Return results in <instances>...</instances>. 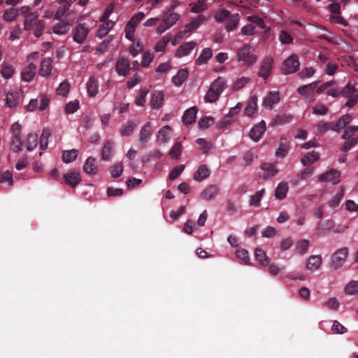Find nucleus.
Here are the masks:
<instances>
[{"label": "nucleus", "mask_w": 358, "mask_h": 358, "mask_svg": "<svg viewBox=\"0 0 358 358\" xmlns=\"http://www.w3.org/2000/svg\"><path fill=\"white\" fill-rule=\"evenodd\" d=\"M341 173L335 169H331L319 176L320 182H329L332 184H336L340 181Z\"/></svg>", "instance_id": "1a4fd4ad"}, {"label": "nucleus", "mask_w": 358, "mask_h": 358, "mask_svg": "<svg viewBox=\"0 0 358 358\" xmlns=\"http://www.w3.org/2000/svg\"><path fill=\"white\" fill-rule=\"evenodd\" d=\"M38 145V135L29 133L27 135L25 146L28 151H32Z\"/></svg>", "instance_id": "72a5a7b5"}, {"label": "nucleus", "mask_w": 358, "mask_h": 358, "mask_svg": "<svg viewBox=\"0 0 358 358\" xmlns=\"http://www.w3.org/2000/svg\"><path fill=\"white\" fill-rule=\"evenodd\" d=\"M1 76L6 78L9 79L13 74V67L8 64H4L1 71Z\"/></svg>", "instance_id": "338daca9"}, {"label": "nucleus", "mask_w": 358, "mask_h": 358, "mask_svg": "<svg viewBox=\"0 0 358 358\" xmlns=\"http://www.w3.org/2000/svg\"><path fill=\"white\" fill-rule=\"evenodd\" d=\"M90 32L89 27L85 23L78 24L72 31L73 40L78 44H83Z\"/></svg>", "instance_id": "0eeeda50"}, {"label": "nucleus", "mask_w": 358, "mask_h": 358, "mask_svg": "<svg viewBox=\"0 0 358 358\" xmlns=\"http://www.w3.org/2000/svg\"><path fill=\"white\" fill-rule=\"evenodd\" d=\"M299 67V61L298 56L292 55L284 61L282 71L285 74H290L296 72Z\"/></svg>", "instance_id": "6e6552de"}, {"label": "nucleus", "mask_w": 358, "mask_h": 358, "mask_svg": "<svg viewBox=\"0 0 358 358\" xmlns=\"http://www.w3.org/2000/svg\"><path fill=\"white\" fill-rule=\"evenodd\" d=\"M180 15L176 12L163 11L162 22L155 29V32L161 35L171 28L179 20Z\"/></svg>", "instance_id": "7ed1b4c3"}, {"label": "nucleus", "mask_w": 358, "mask_h": 358, "mask_svg": "<svg viewBox=\"0 0 358 358\" xmlns=\"http://www.w3.org/2000/svg\"><path fill=\"white\" fill-rule=\"evenodd\" d=\"M247 20L250 22V24H253L257 27H259L262 29H264L266 28V26L264 24V22L262 19L254 16V15H250L247 17Z\"/></svg>", "instance_id": "69168bd1"}, {"label": "nucleus", "mask_w": 358, "mask_h": 358, "mask_svg": "<svg viewBox=\"0 0 358 358\" xmlns=\"http://www.w3.org/2000/svg\"><path fill=\"white\" fill-rule=\"evenodd\" d=\"M357 91L358 90H356L355 87L350 83L343 89L341 94L343 96L348 98L357 93Z\"/></svg>", "instance_id": "e2e57ef3"}, {"label": "nucleus", "mask_w": 358, "mask_h": 358, "mask_svg": "<svg viewBox=\"0 0 358 358\" xmlns=\"http://www.w3.org/2000/svg\"><path fill=\"white\" fill-rule=\"evenodd\" d=\"M344 195V188L343 187H341L338 192H337L332 199L329 201V206L331 208L337 207Z\"/></svg>", "instance_id": "49530a36"}, {"label": "nucleus", "mask_w": 358, "mask_h": 358, "mask_svg": "<svg viewBox=\"0 0 358 358\" xmlns=\"http://www.w3.org/2000/svg\"><path fill=\"white\" fill-rule=\"evenodd\" d=\"M70 85L67 80L62 81L57 88V94L64 96L69 92Z\"/></svg>", "instance_id": "680f3d73"}, {"label": "nucleus", "mask_w": 358, "mask_h": 358, "mask_svg": "<svg viewBox=\"0 0 358 358\" xmlns=\"http://www.w3.org/2000/svg\"><path fill=\"white\" fill-rule=\"evenodd\" d=\"M252 47L250 45H244L237 52V60L244 66H250L255 64L257 57L251 51Z\"/></svg>", "instance_id": "20e7f679"}, {"label": "nucleus", "mask_w": 358, "mask_h": 358, "mask_svg": "<svg viewBox=\"0 0 358 358\" xmlns=\"http://www.w3.org/2000/svg\"><path fill=\"white\" fill-rule=\"evenodd\" d=\"M250 78L245 76L238 78L232 85L231 88L233 90H238L243 87L248 82Z\"/></svg>", "instance_id": "0e129e2a"}, {"label": "nucleus", "mask_w": 358, "mask_h": 358, "mask_svg": "<svg viewBox=\"0 0 358 358\" xmlns=\"http://www.w3.org/2000/svg\"><path fill=\"white\" fill-rule=\"evenodd\" d=\"M114 146L115 144L111 141H108L105 143L101 152L103 160L108 161L113 156Z\"/></svg>", "instance_id": "2f4dec72"}, {"label": "nucleus", "mask_w": 358, "mask_h": 358, "mask_svg": "<svg viewBox=\"0 0 358 358\" xmlns=\"http://www.w3.org/2000/svg\"><path fill=\"white\" fill-rule=\"evenodd\" d=\"M279 41L282 44L288 45L292 43L293 38L287 31L282 30L279 34Z\"/></svg>", "instance_id": "774afa93"}, {"label": "nucleus", "mask_w": 358, "mask_h": 358, "mask_svg": "<svg viewBox=\"0 0 358 358\" xmlns=\"http://www.w3.org/2000/svg\"><path fill=\"white\" fill-rule=\"evenodd\" d=\"M131 41L133 43L129 46V52L133 57H136L143 51V44L140 40L134 39V41Z\"/></svg>", "instance_id": "a18cd8bd"}, {"label": "nucleus", "mask_w": 358, "mask_h": 358, "mask_svg": "<svg viewBox=\"0 0 358 358\" xmlns=\"http://www.w3.org/2000/svg\"><path fill=\"white\" fill-rule=\"evenodd\" d=\"M123 172V166L122 163H115L113 164L110 168V173L113 178L120 177Z\"/></svg>", "instance_id": "6e6d98bb"}, {"label": "nucleus", "mask_w": 358, "mask_h": 358, "mask_svg": "<svg viewBox=\"0 0 358 358\" xmlns=\"http://www.w3.org/2000/svg\"><path fill=\"white\" fill-rule=\"evenodd\" d=\"M346 295L352 296L358 293V280L350 281L344 288Z\"/></svg>", "instance_id": "c03bdc74"}, {"label": "nucleus", "mask_w": 358, "mask_h": 358, "mask_svg": "<svg viewBox=\"0 0 358 358\" xmlns=\"http://www.w3.org/2000/svg\"><path fill=\"white\" fill-rule=\"evenodd\" d=\"M164 94L162 91L155 92L150 100V104L153 108H159L164 102Z\"/></svg>", "instance_id": "473e14b6"}, {"label": "nucleus", "mask_w": 358, "mask_h": 358, "mask_svg": "<svg viewBox=\"0 0 358 358\" xmlns=\"http://www.w3.org/2000/svg\"><path fill=\"white\" fill-rule=\"evenodd\" d=\"M22 142L20 136H12L10 148L15 152L22 150Z\"/></svg>", "instance_id": "de8ad7c7"}, {"label": "nucleus", "mask_w": 358, "mask_h": 358, "mask_svg": "<svg viewBox=\"0 0 358 358\" xmlns=\"http://www.w3.org/2000/svg\"><path fill=\"white\" fill-rule=\"evenodd\" d=\"M320 155L318 152L312 151L304 155V157L301 159V163L304 166L310 165L317 161Z\"/></svg>", "instance_id": "79ce46f5"}, {"label": "nucleus", "mask_w": 358, "mask_h": 358, "mask_svg": "<svg viewBox=\"0 0 358 358\" xmlns=\"http://www.w3.org/2000/svg\"><path fill=\"white\" fill-rule=\"evenodd\" d=\"M310 242L307 239H301L299 240L294 246L295 252L300 255H304L308 250Z\"/></svg>", "instance_id": "393cba45"}, {"label": "nucleus", "mask_w": 358, "mask_h": 358, "mask_svg": "<svg viewBox=\"0 0 358 358\" xmlns=\"http://www.w3.org/2000/svg\"><path fill=\"white\" fill-rule=\"evenodd\" d=\"M50 136V131L48 129H44L40 137V148L42 150H45L48 145V138Z\"/></svg>", "instance_id": "603ef678"}, {"label": "nucleus", "mask_w": 358, "mask_h": 358, "mask_svg": "<svg viewBox=\"0 0 358 358\" xmlns=\"http://www.w3.org/2000/svg\"><path fill=\"white\" fill-rule=\"evenodd\" d=\"M236 257L244 264H250L248 252L243 248H239L236 252Z\"/></svg>", "instance_id": "864d4df0"}, {"label": "nucleus", "mask_w": 358, "mask_h": 358, "mask_svg": "<svg viewBox=\"0 0 358 358\" xmlns=\"http://www.w3.org/2000/svg\"><path fill=\"white\" fill-rule=\"evenodd\" d=\"M102 22L103 24L99 28L96 34V36L99 38L105 36L114 25V22L111 20H106Z\"/></svg>", "instance_id": "ea45409f"}, {"label": "nucleus", "mask_w": 358, "mask_h": 358, "mask_svg": "<svg viewBox=\"0 0 358 358\" xmlns=\"http://www.w3.org/2000/svg\"><path fill=\"white\" fill-rule=\"evenodd\" d=\"M71 24L65 20L59 21L53 27V33L57 35H64L68 33Z\"/></svg>", "instance_id": "c756f323"}, {"label": "nucleus", "mask_w": 358, "mask_h": 358, "mask_svg": "<svg viewBox=\"0 0 358 358\" xmlns=\"http://www.w3.org/2000/svg\"><path fill=\"white\" fill-rule=\"evenodd\" d=\"M52 70V59L50 57L44 58L40 66L39 74L43 77H48Z\"/></svg>", "instance_id": "aec40b11"}, {"label": "nucleus", "mask_w": 358, "mask_h": 358, "mask_svg": "<svg viewBox=\"0 0 358 358\" xmlns=\"http://www.w3.org/2000/svg\"><path fill=\"white\" fill-rule=\"evenodd\" d=\"M230 12L226 9L222 8L218 10L215 14L216 21L222 22L227 20L230 16Z\"/></svg>", "instance_id": "052dcab7"}, {"label": "nucleus", "mask_w": 358, "mask_h": 358, "mask_svg": "<svg viewBox=\"0 0 358 358\" xmlns=\"http://www.w3.org/2000/svg\"><path fill=\"white\" fill-rule=\"evenodd\" d=\"M227 20L228 22L227 24L226 29L227 31H231L236 27L239 22L240 17L239 15L236 13L230 15Z\"/></svg>", "instance_id": "09e8293b"}, {"label": "nucleus", "mask_w": 358, "mask_h": 358, "mask_svg": "<svg viewBox=\"0 0 358 358\" xmlns=\"http://www.w3.org/2000/svg\"><path fill=\"white\" fill-rule=\"evenodd\" d=\"M204 19L205 17L203 15H199L196 18L186 24L184 29L185 32L187 34L196 29Z\"/></svg>", "instance_id": "37998d69"}, {"label": "nucleus", "mask_w": 358, "mask_h": 358, "mask_svg": "<svg viewBox=\"0 0 358 358\" xmlns=\"http://www.w3.org/2000/svg\"><path fill=\"white\" fill-rule=\"evenodd\" d=\"M272 63L273 60L270 58H267L264 61L259 72L260 77L266 79L269 76L272 69Z\"/></svg>", "instance_id": "7c9ffc66"}, {"label": "nucleus", "mask_w": 358, "mask_h": 358, "mask_svg": "<svg viewBox=\"0 0 358 358\" xmlns=\"http://www.w3.org/2000/svg\"><path fill=\"white\" fill-rule=\"evenodd\" d=\"M129 61L124 57H121L116 62L115 69L120 76H125L129 73Z\"/></svg>", "instance_id": "dca6fc26"}, {"label": "nucleus", "mask_w": 358, "mask_h": 358, "mask_svg": "<svg viewBox=\"0 0 358 358\" xmlns=\"http://www.w3.org/2000/svg\"><path fill=\"white\" fill-rule=\"evenodd\" d=\"M36 69L35 64H27V66L22 71V79L26 82L31 81L36 74Z\"/></svg>", "instance_id": "4be33fe9"}, {"label": "nucleus", "mask_w": 358, "mask_h": 358, "mask_svg": "<svg viewBox=\"0 0 358 358\" xmlns=\"http://www.w3.org/2000/svg\"><path fill=\"white\" fill-rule=\"evenodd\" d=\"M182 152V145L180 142H176L174 143L173 147L171 148L169 155L171 157V158L178 159L181 155Z\"/></svg>", "instance_id": "4d7b16f0"}, {"label": "nucleus", "mask_w": 358, "mask_h": 358, "mask_svg": "<svg viewBox=\"0 0 358 358\" xmlns=\"http://www.w3.org/2000/svg\"><path fill=\"white\" fill-rule=\"evenodd\" d=\"M135 127V123L131 120H129L121 127L120 133L122 136H129L133 134Z\"/></svg>", "instance_id": "c9c22d12"}, {"label": "nucleus", "mask_w": 358, "mask_h": 358, "mask_svg": "<svg viewBox=\"0 0 358 358\" xmlns=\"http://www.w3.org/2000/svg\"><path fill=\"white\" fill-rule=\"evenodd\" d=\"M189 76V72L187 69H180L172 78V83L176 86H181L183 83L187 80Z\"/></svg>", "instance_id": "412c9836"}, {"label": "nucleus", "mask_w": 358, "mask_h": 358, "mask_svg": "<svg viewBox=\"0 0 358 358\" xmlns=\"http://www.w3.org/2000/svg\"><path fill=\"white\" fill-rule=\"evenodd\" d=\"M86 87L89 96H95L99 89L98 80L95 77L91 76L87 82Z\"/></svg>", "instance_id": "bb28decb"}, {"label": "nucleus", "mask_w": 358, "mask_h": 358, "mask_svg": "<svg viewBox=\"0 0 358 358\" xmlns=\"http://www.w3.org/2000/svg\"><path fill=\"white\" fill-rule=\"evenodd\" d=\"M196 143L201 146V151L204 154L209 152L213 147L211 143L204 138H198L196 140Z\"/></svg>", "instance_id": "13d9d810"}, {"label": "nucleus", "mask_w": 358, "mask_h": 358, "mask_svg": "<svg viewBox=\"0 0 358 358\" xmlns=\"http://www.w3.org/2000/svg\"><path fill=\"white\" fill-rule=\"evenodd\" d=\"M171 40L169 35L164 36L162 37L155 45V50L156 52L164 51L167 44Z\"/></svg>", "instance_id": "8fccbe9b"}, {"label": "nucleus", "mask_w": 358, "mask_h": 358, "mask_svg": "<svg viewBox=\"0 0 358 358\" xmlns=\"http://www.w3.org/2000/svg\"><path fill=\"white\" fill-rule=\"evenodd\" d=\"M171 128L166 125L162 127L157 134V141L159 144L167 143L171 138Z\"/></svg>", "instance_id": "f3484780"}, {"label": "nucleus", "mask_w": 358, "mask_h": 358, "mask_svg": "<svg viewBox=\"0 0 358 358\" xmlns=\"http://www.w3.org/2000/svg\"><path fill=\"white\" fill-rule=\"evenodd\" d=\"M263 171L262 177L264 179H268L274 177L278 172V169L275 165L270 163H264L260 166Z\"/></svg>", "instance_id": "2eb2a0df"}, {"label": "nucleus", "mask_w": 358, "mask_h": 358, "mask_svg": "<svg viewBox=\"0 0 358 358\" xmlns=\"http://www.w3.org/2000/svg\"><path fill=\"white\" fill-rule=\"evenodd\" d=\"M265 189H262L257 192L254 195L250 196V204L254 206H258L260 203L261 199L264 194Z\"/></svg>", "instance_id": "bf43d9fd"}, {"label": "nucleus", "mask_w": 358, "mask_h": 358, "mask_svg": "<svg viewBox=\"0 0 358 358\" xmlns=\"http://www.w3.org/2000/svg\"><path fill=\"white\" fill-rule=\"evenodd\" d=\"M78 155V151L76 149L64 150L62 153V160L66 164L71 163L76 159Z\"/></svg>", "instance_id": "58836bf2"}, {"label": "nucleus", "mask_w": 358, "mask_h": 358, "mask_svg": "<svg viewBox=\"0 0 358 358\" xmlns=\"http://www.w3.org/2000/svg\"><path fill=\"white\" fill-rule=\"evenodd\" d=\"M227 87V80L224 77H218L210 85L206 95L204 101L206 103H214L218 100L221 94Z\"/></svg>", "instance_id": "f257e3e1"}, {"label": "nucleus", "mask_w": 358, "mask_h": 358, "mask_svg": "<svg viewBox=\"0 0 358 358\" xmlns=\"http://www.w3.org/2000/svg\"><path fill=\"white\" fill-rule=\"evenodd\" d=\"M255 258L259 264L263 266H267L269 263V258L268 257L266 252L261 248L255 249Z\"/></svg>", "instance_id": "4c0bfd02"}, {"label": "nucleus", "mask_w": 358, "mask_h": 358, "mask_svg": "<svg viewBox=\"0 0 358 358\" xmlns=\"http://www.w3.org/2000/svg\"><path fill=\"white\" fill-rule=\"evenodd\" d=\"M210 173V169L206 164L199 166L197 171L194 175V179L196 181L201 182L204 179L207 178Z\"/></svg>", "instance_id": "a878e982"}, {"label": "nucleus", "mask_w": 358, "mask_h": 358, "mask_svg": "<svg viewBox=\"0 0 358 358\" xmlns=\"http://www.w3.org/2000/svg\"><path fill=\"white\" fill-rule=\"evenodd\" d=\"M219 192L217 186L212 185L208 186L201 194V197L205 200H209L215 197Z\"/></svg>", "instance_id": "c85d7f7f"}, {"label": "nucleus", "mask_w": 358, "mask_h": 358, "mask_svg": "<svg viewBox=\"0 0 358 358\" xmlns=\"http://www.w3.org/2000/svg\"><path fill=\"white\" fill-rule=\"evenodd\" d=\"M280 94L278 92H270L263 100L262 105L265 108L271 109L273 106L280 101Z\"/></svg>", "instance_id": "ddd939ff"}, {"label": "nucleus", "mask_w": 358, "mask_h": 358, "mask_svg": "<svg viewBox=\"0 0 358 358\" xmlns=\"http://www.w3.org/2000/svg\"><path fill=\"white\" fill-rule=\"evenodd\" d=\"M144 17L145 14L143 12H138L131 17L124 28L126 38L129 41H134L136 27Z\"/></svg>", "instance_id": "423d86ee"}, {"label": "nucleus", "mask_w": 358, "mask_h": 358, "mask_svg": "<svg viewBox=\"0 0 358 358\" xmlns=\"http://www.w3.org/2000/svg\"><path fill=\"white\" fill-rule=\"evenodd\" d=\"M18 11L16 8H10L4 11L3 19L7 22H12L16 19Z\"/></svg>", "instance_id": "3c124183"}, {"label": "nucleus", "mask_w": 358, "mask_h": 358, "mask_svg": "<svg viewBox=\"0 0 358 358\" xmlns=\"http://www.w3.org/2000/svg\"><path fill=\"white\" fill-rule=\"evenodd\" d=\"M38 14L37 13H33L26 17L24 22V27L25 30L32 31L36 37L41 36L45 25L43 21L38 20Z\"/></svg>", "instance_id": "f03ea898"}, {"label": "nucleus", "mask_w": 358, "mask_h": 358, "mask_svg": "<svg viewBox=\"0 0 358 358\" xmlns=\"http://www.w3.org/2000/svg\"><path fill=\"white\" fill-rule=\"evenodd\" d=\"M17 92H8L6 99V106L9 108L15 107L17 104Z\"/></svg>", "instance_id": "5fc2aeb1"}, {"label": "nucleus", "mask_w": 358, "mask_h": 358, "mask_svg": "<svg viewBox=\"0 0 358 358\" xmlns=\"http://www.w3.org/2000/svg\"><path fill=\"white\" fill-rule=\"evenodd\" d=\"M153 131L154 129L152 124L150 122H146L145 124L143 125L140 130L139 141L141 143H148L150 141L153 134Z\"/></svg>", "instance_id": "9b49d317"}, {"label": "nucleus", "mask_w": 358, "mask_h": 358, "mask_svg": "<svg viewBox=\"0 0 358 358\" xmlns=\"http://www.w3.org/2000/svg\"><path fill=\"white\" fill-rule=\"evenodd\" d=\"M213 52L210 48H204L197 58L196 64L198 65L206 64L211 58Z\"/></svg>", "instance_id": "a19ab883"}, {"label": "nucleus", "mask_w": 358, "mask_h": 358, "mask_svg": "<svg viewBox=\"0 0 358 358\" xmlns=\"http://www.w3.org/2000/svg\"><path fill=\"white\" fill-rule=\"evenodd\" d=\"M196 110L192 107L186 110L182 115V121L185 124H190L195 121Z\"/></svg>", "instance_id": "e433bc0d"}, {"label": "nucleus", "mask_w": 358, "mask_h": 358, "mask_svg": "<svg viewBox=\"0 0 358 358\" xmlns=\"http://www.w3.org/2000/svg\"><path fill=\"white\" fill-rule=\"evenodd\" d=\"M265 131L266 122L264 120H262L251 129L250 136L254 141L257 142L260 140Z\"/></svg>", "instance_id": "f8f14e48"}, {"label": "nucleus", "mask_w": 358, "mask_h": 358, "mask_svg": "<svg viewBox=\"0 0 358 358\" xmlns=\"http://www.w3.org/2000/svg\"><path fill=\"white\" fill-rule=\"evenodd\" d=\"M64 181L66 184L74 187L81 180L80 173L76 171H69L64 176Z\"/></svg>", "instance_id": "b1692460"}, {"label": "nucleus", "mask_w": 358, "mask_h": 358, "mask_svg": "<svg viewBox=\"0 0 358 358\" xmlns=\"http://www.w3.org/2000/svg\"><path fill=\"white\" fill-rule=\"evenodd\" d=\"M322 258L320 255H313L308 257L306 263V270L310 272L318 271L321 266Z\"/></svg>", "instance_id": "9d476101"}, {"label": "nucleus", "mask_w": 358, "mask_h": 358, "mask_svg": "<svg viewBox=\"0 0 358 358\" xmlns=\"http://www.w3.org/2000/svg\"><path fill=\"white\" fill-rule=\"evenodd\" d=\"M288 184L287 182H280L275 189V196L278 199H283L286 197L288 192Z\"/></svg>", "instance_id": "f704fd0d"}, {"label": "nucleus", "mask_w": 358, "mask_h": 358, "mask_svg": "<svg viewBox=\"0 0 358 358\" xmlns=\"http://www.w3.org/2000/svg\"><path fill=\"white\" fill-rule=\"evenodd\" d=\"M196 46L194 41H189L181 45L176 51L175 56L176 57H182L189 55L191 51Z\"/></svg>", "instance_id": "4468645a"}, {"label": "nucleus", "mask_w": 358, "mask_h": 358, "mask_svg": "<svg viewBox=\"0 0 358 358\" xmlns=\"http://www.w3.org/2000/svg\"><path fill=\"white\" fill-rule=\"evenodd\" d=\"M348 254L349 249L347 247H343L336 250L331 257L330 268L333 270L341 268L344 265Z\"/></svg>", "instance_id": "39448f33"}, {"label": "nucleus", "mask_w": 358, "mask_h": 358, "mask_svg": "<svg viewBox=\"0 0 358 358\" xmlns=\"http://www.w3.org/2000/svg\"><path fill=\"white\" fill-rule=\"evenodd\" d=\"M352 120V115L349 114H345L342 116L339 120L334 124V125L331 128L332 130L335 131H339L343 128L347 126Z\"/></svg>", "instance_id": "cd10ccee"}, {"label": "nucleus", "mask_w": 358, "mask_h": 358, "mask_svg": "<svg viewBox=\"0 0 358 358\" xmlns=\"http://www.w3.org/2000/svg\"><path fill=\"white\" fill-rule=\"evenodd\" d=\"M257 100L256 95H252L250 97L245 109L246 115L253 117L256 114L257 110Z\"/></svg>", "instance_id": "6ab92c4d"}, {"label": "nucleus", "mask_w": 358, "mask_h": 358, "mask_svg": "<svg viewBox=\"0 0 358 358\" xmlns=\"http://www.w3.org/2000/svg\"><path fill=\"white\" fill-rule=\"evenodd\" d=\"M317 85V82H313L299 87L297 91L300 94L306 96L309 98L314 94Z\"/></svg>", "instance_id": "5701e85b"}, {"label": "nucleus", "mask_w": 358, "mask_h": 358, "mask_svg": "<svg viewBox=\"0 0 358 358\" xmlns=\"http://www.w3.org/2000/svg\"><path fill=\"white\" fill-rule=\"evenodd\" d=\"M83 171L89 175L94 176L96 174L98 166L94 157H90L86 159L83 165Z\"/></svg>", "instance_id": "a211bd4d"}]
</instances>
